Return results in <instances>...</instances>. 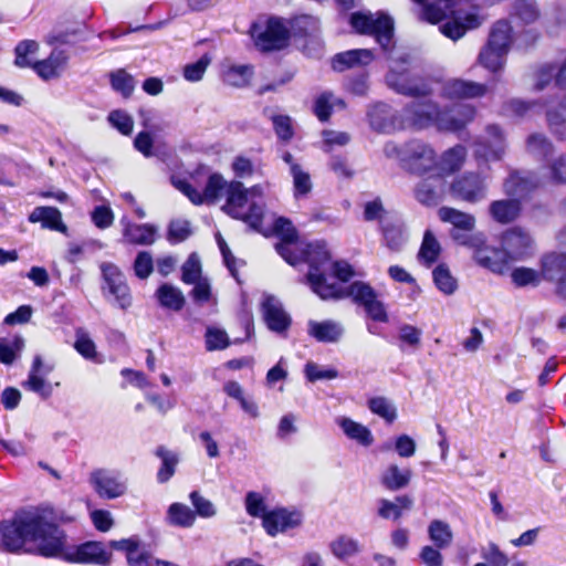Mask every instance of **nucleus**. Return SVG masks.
Wrapping results in <instances>:
<instances>
[{
    "mask_svg": "<svg viewBox=\"0 0 566 566\" xmlns=\"http://www.w3.org/2000/svg\"><path fill=\"white\" fill-rule=\"evenodd\" d=\"M347 438L357 441L361 446L368 447L374 439L370 430L350 418L340 417L336 420Z\"/></svg>",
    "mask_w": 566,
    "mask_h": 566,
    "instance_id": "obj_33",
    "label": "nucleus"
},
{
    "mask_svg": "<svg viewBox=\"0 0 566 566\" xmlns=\"http://www.w3.org/2000/svg\"><path fill=\"white\" fill-rule=\"evenodd\" d=\"M486 139L475 143L474 155L485 161L500 160L505 151V142L502 129L497 125H488Z\"/></svg>",
    "mask_w": 566,
    "mask_h": 566,
    "instance_id": "obj_13",
    "label": "nucleus"
},
{
    "mask_svg": "<svg viewBox=\"0 0 566 566\" xmlns=\"http://www.w3.org/2000/svg\"><path fill=\"white\" fill-rule=\"evenodd\" d=\"M228 185L229 182L220 174L210 175L202 191L203 202L214 203L222 196H226Z\"/></svg>",
    "mask_w": 566,
    "mask_h": 566,
    "instance_id": "obj_43",
    "label": "nucleus"
},
{
    "mask_svg": "<svg viewBox=\"0 0 566 566\" xmlns=\"http://www.w3.org/2000/svg\"><path fill=\"white\" fill-rule=\"evenodd\" d=\"M369 126L377 133H386L389 118V109L386 103H375L367 111Z\"/></svg>",
    "mask_w": 566,
    "mask_h": 566,
    "instance_id": "obj_44",
    "label": "nucleus"
},
{
    "mask_svg": "<svg viewBox=\"0 0 566 566\" xmlns=\"http://www.w3.org/2000/svg\"><path fill=\"white\" fill-rule=\"evenodd\" d=\"M401 165L412 174L422 175L428 171L434 172L437 158L433 149L427 144L412 140L403 148L396 150Z\"/></svg>",
    "mask_w": 566,
    "mask_h": 566,
    "instance_id": "obj_7",
    "label": "nucleus"
},
{
    "mask_svg": "<svg viewBox=\"0 0 566 566\" xmlns=\"http://www.w3.org/2000/svg\"><path fill=\"white\" fill-rule=\"evenodd\" d=\"M350 27L359 34L371 35L379 45L389 46V14L384 11H356L349 15Z\"/></svg>",
    "mask_w": 566,
    "mask_h": 566,
    "instance_id": "obj_6",
    "label": "nucleus"
},
{
    "mask_svg": "<svg viewBox=\"0 0 566 566\" xmlns=\"http://www.w3.org/2000/svg\"><path fill=\"white\" fill-rule=\"evenodd\" d=\"M273 230L281 238V242L296 243L298 234L291 220L284 217L277 218L274 221Z\"/></svg>",
    "mask_w": 566,
    "mask_h": 566,
    "instance_id": "obj_59",
    "label": "nucleus"
},
{
    "mask_svg": "<svg viewBox=\"0 0 566 566\" xmlns=\"http://www.w3.org/2000/svg\"><path fill=\"white\" fill-rule=\"evenodd\" d=\"M108 122L123 135H130L134 127L133 118L120 109L112 111L108 114Z\"/></svg>",
    "mask_w": 566,
    "mask_h": 566,
    "instance_id": "obj_63",
    "label": "nucleus"
},
{
    "mask_svg": "<svg viewBox=\"0 0 566 566\" xmlns=\"http://www.w3.org/2000/svg\"><path fill=\"white\" fill-rule=\"evenodd\" d=\"M512 27L507 20H499L494 23L486 44L509 52L512 42Z\"/></svg>",
    "mask_w": 566,
    "mask_h": 566,
    "instance_id": "obj_37",
    "label": "nucleus"
},
{
    "mask_svg": "<svg viewBox=\"0 0 566 566\" xmlns=\"http://www.w3.org/2000/svg\"><path fill=\"white\" fill-rule=\"evenodd\" d=\"M421 331L412 325L403 324L398 328V340L400 347L408 345L412 349H417L420 345Z\"/></svg>",
    "mask_w": 566,
    "mask_h": 566,
    "instance_id": "obj_61",
    "label": "nucleus"
},
{
    "mask_svg": "<svg viewBox=\"0 0 566 566\" xmlns=\"http://www.w3.org/2000/svg\"><path fill=\"white\" fill-rule=\"evenodd\" d=\"M374 60V53L368 49H354L337 53L332 60V69L344 72L356 66L368 65Z\"/></svg>",
    "mask_w": 566,
    "mask_h": 566,
    "instance_id": "obj_23",
    "label": "nucleus"
},
{
    "mask_svg": "<svg viewBox=\"0 0 566 566\" xmlns=\"http://www.w3.org/2000/svg\"><path fill=\"white\" fill-rule=\"evenodd\" d=\"M290 38L296 42L321 30L319 20L313 15L302 14L289 21Z\"/></svg>",
    "mask_w": 566,
    "mask_h": 566,
    "instance_id": "obj_29",
    "label": "nucleus"
},
{
    "mask_svg": "<svg viewBox=\"0 0 566 566\" xmlns=\"http://www.w3.org/2000/svg\"><path fill=\"white\" fill-rule=\"evenodd\" d=\"M31 223L41 222L43 228L67 232V227L62 221L61 211L55 207H36L28 217Z\"/></svg>",
    "mask_w": 566,
    "mask_h": 566,
    "instance_id": "obj_26",
    "label": "nucleus"
},
{
    "mask_svg": "<svg viewBox=\"0 0 566 566\" xmlns=\"http://www.w3.org/2000/svg\"><path fill=\"white\" fill-rule=\"evenodd\" d=\"M38 49L39 44L33 40H24L19 42L14 50V64L18 67H32L33 63L28 59V55L35 53Z\"/></svg>",
    "mask_w": 566,
    "mask_h": 566,
    "instance_id": "obj_55",
    "label": "nucleus"
},
{
    "mask_svg": "<svg viewBox=\"0 0 566 566\" xmlns=\"http://www.w3.org/2000/svg\"><path fill=\"white\" fill-rule=\"evenodd\" d=\"M302 261L310 265L306 281L315 294L322 300L352 297L353 302L361 306L366 313L368 332L374 335L382 334L379 324L387 323V311L369 284L356 281L347 287H342L337 283H327L326 270L331 268V254L324 241L307 243L302 249Z\"/></svg>",
    "mask_w": 566,
    "mask_h": 566,
    "instance_id": "obj_1",
    "label": "nucleus"
},
{
    "mask_svg": "<svg viewBox=\"0 0 566 566\" xmlns=\"http://www.w3.org/2000/svg\"><path fill=\"white\" fill-rule=\"evenodd\" d=\"M486 86L484 84L464 81L461 78H453L442 84L441 94L442 96L453 98H474L481 97L486 94Z\"/></svg>",
    "mask_w": 566,
    "mask_h": 566,
    "instance_id": "obj_18",
    "label": "nucleus"
},
{
    "mask_svg": "<svg viewBox=\"0 0 566 566\" xmlns=\"http://www.w3.org/2000/svg\"><path fill=\"white\" fill-rule=\"evenodd\" d=\"M112 88L124 98L130 97L135 88L134 77L124 69H118L109 74Z\"/></svg>",
    "mask_w": 566,
    "mask_h": 566,
    "instance_id": "obj_48",
    "label": "nucleus"
},
{
    "mask_svg": "<svg viewBox=\"0 0 566 566\" xmlns=\"http://www.w3.org/2000/svg\"><path fill=\"white\" fill-rule=\"evenodd\" d=\"M74 348L85 359L94 360L97 356L95 343L83 328H77L75 332Z\"/></svg>",
    "mask_w": 566,
    "mask_h": 566,
    "instance_id": "obj_53",
    "label": "nucleus"
},
{
    "mask_svg": "<svg viewBox=\"0 0 566 566\" xmlns=\"http://www.w3.org/2000/svg\"><path fill=\"white\" fill-rule=\"evenodd\" d=\"M548 177L554 184H566V155H560L547 164Z\"/></svg>",
    "mask_w": 566,
    "mask_h": 566,
    "instance_id": "obj_64",
    "label": "nucleus"
},
{
    "mask_svg": "<svg viewBox=\"0 0 566 566\" xmlns=\"http://www.w3.org/2000/svg\"><path fill=\"white\" fill-rule=\"evenodd\" d=\"M251 36L260 51H280L289 45L290 30L283 19L270 18L264 27L253 23L251 27Z\"/></svg>",
    "mask_w": 566,
    "mask_h": 566,
    "instance_id": "obj_5",
    "label": "nucleus"
},
{
    "mask_svg": "<svg viewBox=\"0 0 566 566\" xmlns=\"http://www.w3.org/2000/svg\"><path fill=\"white\" fill-rule=\"evenodd\" d=\"M155 454L161 460V467L157 472V481L159 483H166L175 474L179 458L175 452L167 450L164 446L158 447Z\"/></svg>",
    "mask_w": 566,
    "mask_h": 566,
    "instance_id": "obj_38",
    "label": "nucleus"
},
{
    "mask_svg": "<svg viewBox=\"0 0 566 566\" xmlns=\"http://www.w3.org/2000/svg\"><path fill=\"white\" fill-rule=\"evenodd\" d=\"M526 148L530 154L542 159H547L554 153L553 144L542 134L531 135Z\"/></svg>",
    "mask_w": 566,
    "mask_h": 566,
    "instance_id": "obj_50",
    "label": "nucleus"
},
{
    "mask_svg": "<svg viewBox=\"0 0 566 566\" xmlns=\"http://www.w3.org/2000/svg\"><path fill=\"white\" fill-rule=\"evenodd\" d=\"M428 534L434 546L440 549L449 547L453 539L449 524L440 520H433L429 524Z\"/></svg>",
    "mask_w": 566,
    "mask_h": 566,
    "instance_id": "obj_40",
    "label": "nucleus"
},
{
    "mask_svg": "<svg viewBox=\"0 0 566 566\" xmlns=\"http://www.w3.org/2000/svg\"><path fill=\"white\" fill-rule=\"evenodd\" d=\"M301 524V515L297 512H289L285 509H277L268 512L263 516V527L271 536H275L279 532H285Z\"/></svg>",
    "mask_w": 566,
    "mask_h": 566,
    "instance_id": "obj_20",
    "label": "nucleus"
},
{
    "mask_svg": "<svg viewBox=\"0 0 566 566\" xmlns=\"http://www.w3.org/2000/svg\"><path fill=\"white\" fill-rule=\"evenodd\" d=\"M167 518L171 525L190 527L195 523L196 513L185 504L172 503L168 509Z\"/></svg>",
    "mask_w": 566,
    "mask_h": 566,
    "instance_id": "obj_41",
    "label": "nucleus"
},
{
    "mask_svg": "<svg viewBox=\"0 0 566 566\" xmlns=\"http://www.w3.org/2000/svg\"><path fill=\"white\" fill-rule=\"evenodd\" d=\"M512 281L516 286H537L541 283L542 273L528 268H517L513 270Z\"/></svg>",
    "mask_w": 566,
    "mask_h": 566,
    "instance_id": "obj_56",
    "label": "nucleus"
},
{
    "mask_svg": "<svg viewBox=\"0 0 566 566\" xmlns=\"http://www.w3.org/2000/svg\"><path fill=\"white\" fill-rule=\"evenodd\" d=\"M467 156L465 147L457 145L443 153L441 159L434 166V172L443 178L444 175L451 174L461 168Z\"/></svg>",
    "mask_w": 566,
    "mask_h": 566,
    "instance_id": "obj_27",
    "label": "nucleus"
},
{
    "mask_svg": "<svg viewBox=\"0 0 566 566\" xmlns=\"http://www.w3.org/2000/svg\"><path fill=\"white\" fill-rule=\"evenodd\" d=\"M443 186V178L432 172L429 178L423 179L417 186L416 198L422 205L437 206L442 199Z\"/></svg>",
    "mask_w": 566,
    "mask_h": 566,
    "instance_id": "obj_24",
    "label": "nucleus"
},
{
    "mask_svg": "<svg viewBox=\"0 0 566 566\" xmlns=\"http://www.w3.org/2000/svg\"><path fill=\"white\" fill-rule=\"evenodd\" d=\"M335 557L345 559L359 552L358 542L347 535H340L329 544Z\"/></svg>",
    "mask_w": 566,
    "mask_h": 566,
    "instance_id": "obj_49",
    "label": "nucleus"
},
{
    "mask_svg": "<svg viewBox=\"0 0 566 566\" xmlns=\"http://www.w3.org/2000/svg\"><path fill=\"white\" fill-rule=\"evenodd\" d=\"M264 321L275 333L285 332L291 325V317L284 311L282 303L273 295L264 297L262 303Z\"/></svg>",
    "mask_w": 566,
    "mask_h": 566,
    "instance_id": "obj_14",
    "label": "nucleus"
},
{
    "mask_svg": "<svg viewBox=\"0 0 566 566\" xmlns=\"http://www.w3.org/2000/svg\"><path fill=\"white\" fill-rule=\"evenodd\" d=\"M65 61L66 55L63 51H53L48 59L33 63L32 69L42 78L50 80L59 75Z\"/></svg>",
    "mask_w": 566,
    "mask_h": 566,
    "instance_id": "obj_34",
    "label": "nucleus"
},
{
    "mask_svg": "<svg viewBox=\"0 0 566 566\" xmlns=\"http://www.w3.org/2000/svg\"><path fill=\"white\" fill-rule=\"evenodd\" d=\"M512 15L518 18L523 23L535 22L539 17V10L535 0H517L514 2Z\"/></svg>",
    "mask_w": 566,
    "mask_h": 566,
    "instance_id": "obj_51",
    "label": "nucleus"
},
{
    "mask_svg": "<svg viewBox=\"0 0 566 566\" xmlns=\"http://www.w3.org/2000/svg\"><path fill=\"white\" fill-rule=\"evenodd\" d=\"M539 185L538 177L531 171H513L503 184L504 192L511 197L523 198Z\"/></svg>",
    "mask_w": 566,
    "mask_h": 566,
    "instance_id": "obj_21",
    "label": "nucleus"
},
{
    "mask_svg": "<svg viewBox=\"0 0 566 566\" xmlns=\"http://www.w3.org/2000/svg\"><path fill=\"white\" fill-rule=\"evenodd\" d=\"M506 54V51L486 44L479 54V61L485 69L496 72L503 67Z\"/></svg>",
    "mask_w": 566,
    "mask_h": 566,
    "instance_id": "obj_45",
    "label": "nucleus"
},
{
    "mask_svg": "<svg viewBox=\"0 0 566 566\" xmlns=\"http://www.w3.org/2000/svg\"><path fill=\"white\" fill-rule=\"evenodd\" d=\"M450 193L455 199L476 203L486 198L488 185L485 178L481 177V175L468 172L452 181Z\"/></svg>",
    "mask_w": 566,
    "mask_h": 566,
    "instance_id": "obj_8",
    "label": "nucleus"
},
{
    "mask_svg": "<svg viewBox=\"0 0 566 566\" xmlns=\"http://www.w3.org/2000/svg\"><path fill=\"white\" fill-rule=\"evenodd\" d=\"M322 136V150L325 153H331L334 146H346L352 139L348 133L333 129H324Z\"/></svg>",
    "mask_w": 566,
    "mask_h": 566,
    "instance_id": "obj_57",
    "label": "nucleus"
},
{
    "mask_svg": "<svg viewBox=\"0 0 566 566\" xmlns=\"http://www.w3.org/2000/svg\"><path fill=\"white\" fill-rule=\"evenodd\" d=\"M334 95L331 92H324L314 102V114L321 122H327L333 111Z\"/></svg>",
    "mask_w": 566,
    "mask_h": 566,
    "instance_id": "obj_62",
    "label": "nucleus"
},
{
    "mask_svg": "<svg viewBox=\"0 0 566 566\" xmlns=\"http://www.w3.org/2000/svg\"><path fill=\"white\" fill-rule=\"evenodd\" d=\"M41 367L42 357L36 355L33 358L28 379L23 381L22 386L23 388L40 395L43 399H46L52 395V387L46 384L43 377L40 375L42 371Z\"/></svg>",
    "mask_w": 566,
    "mask_h": 566,
    "instance_id": "obj_28",
    "label": "nucleus"
},
{
    "mask_svg": "<svg viewBox=\"0 0 566 566\" xmlns=\"http://www.w3.org/2000/svg\"><path fill=\"white\" fill-rule=\"evenodd\" d=\"M90 483L102 499H117L126 492V484L119 475L105 469H98L91 473Z\"/></svg>",
    "mask_w": 566,
    "mask_h": 566,
    "instance_id": "obj_11",
    "label": "nucleus"
},
{
    "mask_svg": "<svg viewBox=\"0 0 566 566\" xmlns=\"http://www.w3.org/2000/svg\"><path fill=\"white\" fill-rule=\"evenodd\" d=\"M181 280L186 284H192L201 281V264L196 253L189 255L187 261L184 263Z\"/></svg>",
    "mask_w": 566,
    "mask_h": 566,
    "instance_id": "obj_58",
    "label": "nucleus"
},
{
    "mask_svg": "<svg viewBox=\"0 0 566 566\" xmlns=\"http://www.w3.org/2000/svg\"><path fill=\"white\" fill-rule=\"evenodd\" d=\"M342 326L333 321H310L308 323V334L322 343L337 342L342 336Z\"/></svg>",
    "mask_w": 566,
    "mask_h": 566,
    "instance_id": "obj_30",
    "label": "nucleus"
},
{
    "mask_svg": "<svg viewBox=\"0 0 566 566\" xmlns=\"http://www.w3.org/2000/svg\"><path fill=\"white\" fill-rule=\"evenodd\" d=\"M27 541L39 542L38 551L45 557H56L63 552L64 532L40 515H17L0 522V546L9 553L19 552Z\"/></svg>",
    "mask_w": 566,
    "mask_h": 566,
    "instance_id": "obj_2",
    "label": "nucleus"
},
{
    "mask_svg": "<svg viewBox=\"0 0 566 566\" xmlns=\"http://www.w3.org/2000/svg\"><path fill=\"white\" fill-rule=\"evenodd\" d=\"M439 218L443 222L451 223L453 229L472 232L475 228V218L473 214L460 211L450 207H442L438 211Z\"/></svg>",
    "mask_w": 566,
    "mask_h": 566,
    "instance_id": "obj_31",
    "label": "nucleus"
},
{
    "mask_svg": "<svg viewBox=\"0 0 566 566\" xmlns=\"http://www.w3.org/2000/svg\"><path fill=\"white\" fill-rule=\"evenodd\" d=\"M440 252V243L434 234L430 230H427L418 253L419 261L427 266H431L438 260Z\"/></svg>",
    "mask_w": 566,
    "mask_h": 566,
    "instance_id": "obj_39",
    "label": "nucleus"
},
{
    "mask_svg": "<svg viewBox=\"0 0 566 566\" xmlns=\"http://www.w3.org/2000/svg\"><path fill=\"white\" fill-rule=\"evenodd\" d=\"M413 125L419 128L436 125L439 128L443 111L430 99L412 102L409 108Z\"/></svg>",
    "mask_w": 566,
    "mask_h": 566,
    "instance_id": "obj_22",
    "label": "nucleus"
},
{
    "mask_svg": "<svg viewBox=\"0 0 566 566\" xmlns=\"http://www.w3.org/2000/svg\"><path fill=\"white\" fill-rule=\"evenodd\" d=\"M547 122L551 132L560 140L566 139V93L558 103V109L547 111Z\"/></svg>",
    "mask_w": 566,
    "mask_h": 566,
    "instance_id": "obj_36",
    "label": "nucleus"
},
{
    "mask_svg": "<svg viewBox=\"0 0 566 566\" xmlns=\"http://www.w3.org/2000/svg\"><path fill=\"white\" fill-rule=\"evenodd\" d=\"M65 560L81 564L107 565L111 554L107 553L99 542H86L76 547L73 554H67Z\"/></svg>",
    "mask_w": 566,
    "mask_h": 566,
    "instance_id": "obj_17",
    "label": "nucleus"
},
{
    "mask_svg": "<svg viewBox=\"0 0 566 566\" xmlns=\"http://www.w3.org/2000/svg\"><path fill=\"white\" fill-rule=\"evenodd\" d=\"M542 275L548 282L556 283V294L566 300V254L552 253L542 260Z\"/></svg>",
    "mask_w": 566,
    "mask_h": 566,
    "instance_id": "obj_12",
    "label": "nucleus"
},
{
    "mask_svg": "<svg viewBox=\"0 0 566 566\" xmlns=\"http://www.w3.org/2000/svg\"><path fill=\"white\" fill-rule=\"evenodd\" d=\"M475 108L469 104H458L443 111L439 122L440 130L458 132L474 119Z\"/></svg>",
    "mask_w": 566,
    "mask_h": 566,
    "instance_id": "obj_16",
    "label": "nucleus"
},
{
    "mask_svg": "<svg viewBox=\"0 0 566 566\" xmlns=\"http://www.w3.org/2000/svg\"><path fill=\"white\" fill-rule=\"evenodd\" d=\"M101 270L107 289L114 295L117 305L122 310H127L132 305V295L124 274L113 263L102 264Z\"/></svg>",
    "mask_w": 566,
    "mask_h": 566,
    "instance_id": "obj_10",
    "label": "nucleus"
},
{
    "mask_svg": "<svg viewBox=\"0 0 566 566\" xmlns=\"http://www.w3.org/2000/svg\"><path fill=\"white\" fill-rule=\"evenodd\" d=\"M226 203L222 210L230 217L242 220L251 229L261 232L264 205L261 202L252 201L249 205V209L245 207L249 202L248 189L244 188L243 184L238 180H232L227 186Z\"/></svg>",
    "mask_w": 566,
    "mask_h": 566,
    "instance_id": "obj_4",
    "label": "nucleus"
},
{
    "mask_svg": "<svg viewBox=\"0 0 566 566\" xmlns=\"http://www.w3.org/2000/svg\"><path fill=\"white\" fill-rule=\"evenodd\" d=\"M437 289L446 295L453 294L458 289V282L452 276L446 264H439L432 272Z\"/></svg>",
    "mask_w": 566,
    "mask_h": 566,
    "instance_id": "obj_46",
    "label": "nucleus"
},
{
    "mask_svg": "<svg viewBox=\"0 0 566 566\" xmlns=\"http://www.w3.org/2000/svg\"><path fill=\"white\" fill-rule=\"evenodd\" d=\"M133 269L135 275L140 280H146L154 271V261L150 252L140 251L137 253Z\"/></svg>",
    "mask_w": 566,
    "mask_h": 566,
    "instance_id": "obj_60",
    "label": "nucleus"
},
{
    "mask_svg": "<svg viewBox=\"0 0 566 566\" xmlns=\"http://www.w3.org/2000/svg\"><path fill=\"white\" fill-rule=\"evenodd\" d=\"M521 210V202L516 198L494 200L489 206L490 217L500 224L514 222L518 218Z\"/></svg>",
    "mask_w": 566,
    "mask_h": 566,
    "instance_id": "obj_25",
    "label": "nucleus"
},
{
    "mask_svg": "<svg viewBox=\"0 0 566 566\" xmlns=\"http://www.w3.org/2000/svg\"><path fill=\"white\" fill-rule=\"evenodd\" d=\"M123 237L127 243L136 245H151L156 241L157 227L149 223L137 224L127 217L120 219Z\"/></svg>",
    "mask_w": 566,
    "mask_h": 566,
    "instance_id": "obj_19",
    "label": "nucleus"
},
{
    "mask_svg": "<svg viewBox=\"0 0 566 566\" xmlns=\"http://www.w3.org/2000/svg\"><path fill=\"white\" fill-rule=\"evenodd\" d=\"M24 346L25 342L20 335H15L11 340L0 338V361L4 365H12Z\"/></svg>",
    "mask_w": 566,
    "mask_h": 566,
    "instance_id": "obj_42",
    "label": "nucleus"
},
{
    "mask_svg": "<svg viewBox=\"0 0 566 566\" xmlns=\"http://www.w3.org/2000/svg\"><path fill=\"white\" fill-rule=\"evenodd\" d=\"M503 253L510 260H522L533 253V239L522 228L514 227L502 235Z\"/></svg>",
    "mask_w": 566,
    "mask_h": 566,
    "instance_id": "obj_9",
    "label": "nucleus"
},
{
    "mask_svg": "<svg viewBox=\"0 0 566 566\" xmlns=\"http://www.w3.org/2000/svg\"><path fill=\"white\" fill-rule=\"evenodd\" d=\"M300 49L310 57L319 59L323 55L324 42L321 30L296 42Z\"/></svg>",
    "mask_w": 566,
    "mask_h": 566,
    "instance_id": "obj_54",
    "label": "nucleus"
},
{
    "mask_svg": "<svg viewBox=\"0 0 566 566\" xmlns=\"http://www.w3.org/2000/svg\"><path fill=\"white\" fill-rule=\"evenodd\" d=\"M156 297L161 307L175 312H179L186 303L182 292L168 283H164L157 289Z\"/></svg>",
    "mask_w": 566,
    "mask_h": 566,
    "instance_id": "obj_32",
    "label": "nucleus"
},
{
    "mask_svg": "<svg viewBox=\"0 0 566 566\" xmlns=\"http://www.w3.org/2000/svg\"><path fill=\"white\" fill-rule=\"evenodd\" d=\"M421 6V18L430 23H438L440 31L447 38L458 40L468 30L475 29L481 24L480 18L474 13H465L458 7V0H437L427 3L426 0H412Z\"/></svg>",
    "mask_w": 566,
    "mask_h": 566,
    "instance_id": "obj_3",
    "label": "nucleus"
},
{
    "mask_svg": "<svg viewBox=\"0 0 566 566\" xmlns=\"http://www.w3.org/2000/svg\"><path fill=\"white\" fill-rule=\"evenodd\" d=\"M292 177L295 198L307 196L312 190L310 174L304 171L300 165L292 166Z\"/></svg>",
    "mask_w": 566,
    "mask_h": 566,
    "instance_id": "obj_52",
    "label": "nucleus"
},
{
    "mask_svg": "<svg viewBox=\"0 0 566 566\" xmlns=\"http://www.w3.org/2000/svg\"><path fill=\"white\" fill-rule=\"evenodd\" d=\"M405 69L396 71L399 76L391 80V88L400 94L409 95L412 97H424L432 92L431 82L417 75L405 74Z\"/></svg>",
    "mask_w": 566,
    "mask_h": 566,
    "instance_id": "obj_15",
    "label": "nucleus"
},
{
    "mask_svg": "<svg viewBox=\"0 0 566 566\" xmlns=\"http://www.w3.org/2000/svg\"><path fill=\"white\" fill-rule=\"evenodd\" d=\"M502 252L499 250L490 249L485 245V241L483 240V244L474 248V260L483 268L491 270L494 273L502 272L504 264L500 256Z\"/></svg>",
    "mask_w": 566,
    "mask_h": 566,
    "instance_id": "obj_35",
    "label": "nucleus"
},
{
    "mask_svg": "<svg viewBox=\"0 0 566 566\" xmlns=\"http://www.w3.org/2000/svg\"><path fill=\"white\" fill-rule=\"evenodd\" d=\"M253 75L251 65H232L223 74L227 84L235 87L247 86Z\"/></svg>",
    "mask_w": 566,
    "mask_h": 566,
    "instance_id": "obj_47",
    "label": "nucleus"
}]
</instances>
